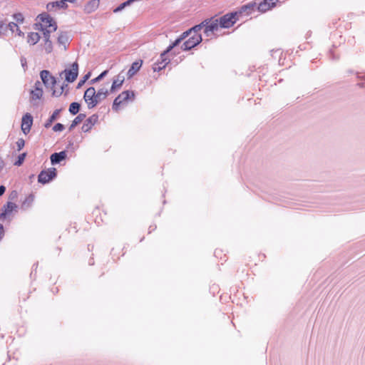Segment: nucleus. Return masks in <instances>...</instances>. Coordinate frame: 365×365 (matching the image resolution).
Instances as JSON below:
<instances>
[{
	"mask_svg": "<svg viewBox=\"0 0 365 365\" xmlns=\"http://www.w3.org/2000/svg\"><path fill=\"white\" fill-rule=\"evenodd\" d=\"M31 95L32 100H38L43 96V90L42 88H34L31 91Z\"/></svg>",
	"mask_w": 365,
	"mask_h": 365,
	"instance_id": "nucleus-24",
	"label": "nucleus"
},
{
	"mask_svg": "<svg viewBox=\"0 0 365 365\" xmlns=\"http://www.w3.org/2000/svg\"><path fill=\"white\" fill-rule=\"evenodd\" d=\"M123 103V101L122 100L121 97L120 96V95H118L113 101V106H112V108L113 110H118V106Z\"/></svg>",
	"mask_w": 365,
	"mask_h": 365,
	"instance_id": "nucleus-35",
	"label": "nucleus"
},
{
	"mask_svg": "<svg viewBox=\"0 0 365 365\" xmlns=\"http://www.w3.org/2000/svg\"><path fill=\"white\" fill-rule=\"evenodd\" d=\"M221 28L228 29L232 27L239 19L237 12H231L217 19Z\"/></svg>",
	"mask_w": 365,
	"mask_h": 365,
	"instance_id": "nucleus-2",
	"label": "nucleus"
},
{
	"mask_svg": "<svg viewBox=\"0 0 365 365\" xmlns=\"http://www.w3.org/2000/svg\"><path fill=\"white\" fill-rule=\"evenodd\" d=\"M33 124V117L32 115L26 113L23 115L21 120V130L24 134H27L29 133L31 125Z\"/></svg>",
	"mask_w": 365,
	"mask_h": 365,
	"instance_id": "nucleus-9",
	"label": "nucleus"
},
{
	"mask_svg": "<svg viewBox=\"0 0 365 365\" xmlns=\"http://www.w3.org/2000/svg\"><path fill=\"white\" fill-rule=\"evenodd\" d=\"M125 80L124 76L122 75V73H119L115 78L113 79L110 92L113 93L116 89L120 88L123 85Z\"/></svg>",
	"mask_w": 365,
	"mask_h": 365,
	"instance_id": "nucleus-14",
	"label": "nucleus"
},
{
	"mask_svg": "<svg viewBox=\"0 0 365 365\" xmlns=\"http://www.w3.org/2000/svg\"><path fill=\"white\" fill-rule=\"evenodd\" d=\"M264 1H267V3H269L270 5H272L274 7L276 4V2L278 0H264Z\"/></svg>",
	"mask_w": 365,
	"mask_h": 365,
	"instance_id": "nucleus-48",
	"label": "nucleus"
},
{
	"mask_svg": "<svg viewBox=\"0 0 365 365\" xmlns=\"http://www.w3.org/2000/svg\"><path fill=\"white\" fill-rule=\"evenodd\" d=\"M67 154L65 150L59 153H54L50 157L51 163L52 165L60 163L62 160H65Z\"/></svg>",
	"mask_w": 365,
	"mask_h": 365,
	"instance_id": "nucleus-12",
	"label": "nucleus"
},
{
	"mask_svg": "<svg viewBox=\"0 0 365 365\" xmlns=\"http://www.w3.org/2000/svg\"><path fill=\"white\" fill-rule=\"evenodd\" d=\"M7 26L12 31V33L16 32L19 36H24V33L20 30L19 26L16 23L11 22L7 25Z\"/></svg>",
	"mask_w": 365,
	"mask_h": 365,
	"instance_id": "nucleus-27",
	"label": "nucleus"
},
{
	"mask_svg": "<svg viewBox=\"0 0 365 365\" xmlns=\"http://www.w3.org/2000/svg\"><path fill=\"white\" fill-rule=\"evenodd\" d=\"M166 56L167 55L163 56V53H161L160 61H158L160 62V64H164L165 63H166L167 65L169 61H168Z\"/></svg>",
	"mask_w": 365,
	"mask_h": 365,
	"instance_id": "nucleus-44",
	"label": "nucleus"
},
{
	"mask_svg": "<svg viewBox=\"0 0 365 365\" xmlns=\"http://www.w3.org/2000/svg\"><path fill=\"white\" fill-rule=\"evenodd\" d=\"M272 8H273V6L264 0L261 1L257 6L258 10L261 12H266Z\"/></svg>",
	"mask_w": 365,
	"mask_h": 365,
	"instance_id": "nucleus-25",
	"label": "nucleus"
},
{
	"mask_svg": "<svg viewBox=\"0 0 365 365\" xmlns=\"http://www.w3.org/2000/svg\"><path fill=\"white\" fill-rule=\"evenodd\" d=\"M202 41V36L200 34H194L185 41L181 46L183 51H189L198 45Z\"/></svg>",
	"mask_w": 365,
	"mask_h": 365,
	"instance_id": "nucleus-8",
	"label": "nucleus"
},
{
	"mask_svg": "<svg viewBox=\"0 0 365 365\" xmlns=\"http://www.w3.org/2000/svg\"><path fill=\"white\" fill-rule=\"evenodd\" d=\"M25 141L22 138H19L16 142L17 150L20 151L24 146Z\"/></svg>",
	"mask_w": 365,
	"mask_h": 365,
	"instance_id": "nucleus-41",
	"label": "nucleus"
},
{
	"mask_svg": "<svg viewBox=\"0 0 365 365\" xmlns=\"http://www.w3.org/2000/svg\"><path fill=\"white\" fill-rule=\"evenodd\" d=\"M86 114L84 113H80L78 114L75 118L74 120L72 121L70 127H69V130H72L77 125H78L79 123H81L85 118H86Z\"/></svg>",
	"mask_w": 365,
	"mask_h": 365,
	"instance_id": "nucleus-19",
	"label": "nucleus"
},
{
	"mask_svg": "<svg viewBox=\"0 0 365 365\" xmlns=\"http://www.w3.org/2000/svg\"><path fill=\"white\" fill-rule=\"evenodd\" d=\"M133 3L132 0H127L125 2L120 4L118 6H117L114 10V13H118L123 10L126 6H130Z\"/></svg>",
	"mask_w": 365,
	"mask_h": 365,
	"instance_id": "nucleus-32",
	"label": "nucleus"
},
{
	"mask_svg": "<svg viewBox=\"0 0 365 365\" xmlns=\"http://www.w3.org/2000/svg\"><path fill=\"white\" fill-rule=\"evenodd\" d=\"M64 129V125L60 123H56L53 127V130L55 132L62 131Z\"/></svg>",
	"mask_w": 365,
	"mask_h": 365,
	"instance_id": "nucleus-42",
	"label": "nucleus"
},
{
	"mask_svg": "<svg viewBox=\"0 0 365 365\" xmlns=\"http://www.w3.org/2000/svg\"><path fill=\"white\" fill-rule=\"evenodd\" d=\"M123 102L128 100H133L135 98V93L133 91H125L119 94Z\"/></svg>",
	"mask_w": 365,
	"mask_h": 365,
	"instance_id": "nucleus-22",
	"label": "nucleus"
},
{
	"mask_svg": "<svg viewBox=\"0 0 365 365\" xmlns=\"http://www.w3.org/2000/svg\"><path fill=\"white\" fill-rule=\"evenodd\" d=\"M108 73V70L103 71L100 75H98L96 78L90 81L89 83L94 84L101 81Z\"/></svg>",
	"mask_w": 365,
	"mask_h": 365,
	"instance_id": "nucleus-34",
	"label": "nucleus"
},
{
	"mask_svg": "<svg viewBox=\"0 0 365 365\" xmlns=\"http://www.w3.org/2000/svg\"><path fill=\"white\" fill-rule=\"evenodd\" d=\"M80 108V103L77 102H73L70 104L68 110L72 115H76L79 112Z\"/></svg>",
	"mask_w": 365,
	"mask_h": 365,
	"instance_id": "nucleus-30",
	"label": "nucleus"
},
{
	"mask_svg": "<svg viewBox=\"0 0 365 365\" xmlns=\"http://www.w3.org/2000/svg\"><path fill=\"white\" fill-rule=\"evenodd\" d=\"M165 66H166V63H165L164 64H160V62L158 61V63L153 67V70H154V71H160L163 70V68H165Z\"/></svg>",
	"mask_w": 365,
	"mask_h": 365,
	"instance_id": "nucleus-40",
	"label": "nucleus"
},
{
	"mask_svg": "<svg viewBox=\"0 0 365 365\" xmlns=\"http://www.w3.org/2000/svg\"><path fill=\"white\" fill-rule=\"evenodd\" d=\"M182 41V38H178L172 44H170L165 51L163 52V56L167 55L173 48L178 46L181 41Z\"/></svg>",
	"mask_w": 365,
	"mask_h": 365,
	"instance_id": "nucleus-28",
	"label": "nucleus"
},
{
	"mask_svg": "<svg viewBox=\"0 0 365 365\" xmlns=\"http://www.w3.org/2000/svg\"><path fill=\"white\" fill-rule=\"evenodd\" d=\"M14 19L18 22H23L24 21L23 15L20 13L14 14Z\"/></svg>",
	"mask_w": 365,
	"mask_h": 365,
	"instance_id": "nucleus-43",
	"label": "nucleus"
},
{
	"mask_svg": "<svg viewBox=\"0 0 365 365\" xmlns=\"http://www.w3.org/2000/svg\"><path fill=\"white\" fill-rule=\"evenodd\" d=\"M56 177V169L54 168H51L47 170H42L38 176V181L40 183L46 184L49 182L53 178Z\"/></svg>",
	"mask_w": 365,
	"mask_h": 365,
	"instance_id": "nucleus-5",
	"label": "nucleus"
},
{
	"mask_svg": "<svg viewBox=\"0 0 365 365\" xmlns=\"http://www.w3.org/2000/svg\"><path fill=\"white\" fill-rule=\"evenodd\" d=\"M5 28V24H4L2 19L0 18V34L3 32Z\"/></svg>",
	"mask_w": 365,
	"mask_h": 365,
	"instance_id": "nucleus-47",
	"label": "nucleus"
},
{
	"mask_svg": "<svg viewBox=\"0 0 365 365\" xmlns=\"http://www.w3.org/2000/svg\"><path fill=\"white\" fill-rule=\"evenodd\" d=\"M91 76V73H88L87 74H86L82 79H81L79 81V82L78 83V85L76 86V88H80L86 82V81L88 80V78H90Z\"/></svg>",
	"mask_w": 365,
	"mask_h": 365,
	"instance_id": "nucleus-38",
	"label": "nucleus"
},
{
	"mask_svg": "<svg viewBox=\"0 0 365 365\" xmlns=\"http://www.w3.org/2000/svg\"><path fill=\"white\" fill-rule=\"evenodd\" d=\"M66 4H67V2H70V3H76L77 0H64Z\"/></svg>",
	"mask_w": 365,
	"mask_h": 365,
	"instance_id": "nucleus-52",
	"label": "nucleus"
},
{
	"mask_svg": "<svg viewBox=\"0 0 365 365\" xmlns=\"http://www.w3.org/2000/svg\"><path fill=\"white\" fill-rule=\"evenodd\" d=\"M33 201H34V196L32 195H29L28 197H26L24 201L22 202L21 209L27 210L29 207H31Z\"/></svg>",
	"mask_w": 365,
	"mask_h": 365,
	"instance_id": "nucleus-26",
	"label": "nucleus"
},
{
	"mask_svg": "<svg viewBox=\"0 0 365 365\" xmlns=\"http://www.w3.org/2000/svg\"><path fill=\"white\" fill-rule=\"evenodd\" d=\"M109 91L106 87L99 88L96 93L98 104L103 100L106 99L108 96Z\"/></svg>",
	"mask_w": 365,
	"mask_h": 365,
	"instance_id": "nucleus-18",
	"label": "nucleus"
},
{
	"mask_svg": "<svg viewBox=\"0 0 365 365\" xmlns=\"http://www.w3.org/2000/svg\"><path fill=\"white\" fill-rule=\"evenodd\" d=\"M206 24H207V22L203 21L201 24L196 25V26H193L192 29H190V31H192V33L193 32L194 34H199L198 32L202 28L205 29V25H206Z\"/></svg>",
	"mask_w": 365,
	"mask_h": 365,
	"instance_id": "nucleus-33",
	"label": "nucleus"
},
{
	"mask_svg": "<svg viewBox=\"0 0 365 365\" xmlns=\"http://www.w3.org/2000/svg\"><path fill=\"white\" fill-rule=\"evenodd\" d=\"M6 190V187L4 185H0V196H1Z\"/></svg>",
	"mask_w": 365,
	"mask_h": 365,
	"instance_id": "nucleus-50",
	"label": "nucleus"
},
{
	"mask_svg": "<svg viewBox=\"0 0 365 365\" xmlns=\"http://www.w3.org/2000/svg\"><path fill=\"white\" fill-rule=\"evenodd\" d=\"M68 36L67 32H61L58 37V43L66 48V46L68 43Z\"/></svg>",
	"mask_w": 365,
	"mask_h": 365,
	"instance_id": "nucleus-20",
	"label": "nucleus"
},
{
	"mask_svg": "<svg viewBox=\"0 0 365 365\" xmlns=\"http://www.w3.org/2000/svg\"><path fill=\"white\" fill-rule=\"evenodd\" d=\"M204 21L207 22V24L205 25L204 34L207 37H210L212 34H214L215 31H217L220 26V23L217 19H208L204 20Z\"/></svg>",
	"mask_w": 365,
	"mask_h": 365,
	"instance_id": "nucleus-6",
	"label": "nucleus"
},
{
	"mask_svg": "<svg viewBox=\"0 0 365 365\" xmlns=\"http://www.w3.org/2000/svg\"><path fill=\"white\" fill-rule=\"evenodd\" d=\"M142 60L133 62L127 73L128 78H131L140 70V68L142 66Z\"/></svg>",
	"mask_w": 365,
	"mask_h": 365,
	"instance_id": "nucleus-16",
	"label": "nucleus"
},
{
	"mask_svg": "<svg viewBox=\"0 0 365 365\" xmlns=\"http://www.w3.org/2000/svg\"><path fill=\"white\" fill-rule=\"evenodd\" d=\"M6 212V215H9L13 210L17 208V205L11 202H8L2 207Z\"/></svg>",
	"mask_w": 365,
	"mask_h": 365,
	"instance_id": "nucleus-29",
	"label": "nucleus"
},
{
	"mask_svg": "<svg viewBox=\"0 0 365 365\" xmlns=\"http://www.w3.org/2000/svg\"><path fill=\"white\" fill-rule=\"evenodd\" d=\"M21 65L23 67H25L26 65V61L24 58H21Z\"/></svg>",
	"mask_w": 365,
	"mask_h": 365,
	"instance_id": "nucleus-51",
	"label": "nucleus"
},
{
	"mask_svg": "<svg viewBox=\"0 0 365 365\" xmlns=\"http://www.w3.org/2000/svg\"><path fill=\"white\" fill-rule=\"evenodd\" d=\"M67 7H68V4H66L64 0H60V1H56L49 2L46 5V9H47V10L48 11H53L56 9H67Z\"/></svg>",
	"mask_w": 365,
	"mask_h": 365,
	"instance_id": "nucleus-11",
	"label": "nucleus"
},
{
	"mask_svg": "<svg viewBox=\"0 0 365 365\" xmlns=\"http://www.w3.org/2000/svg\"><path fill=\"white\" fill-rule=\"evenodd\" d=\"M123 103V101L122 100L121 97L120 96V95H118L113 101V106H112V108L113 110H118V106Z\"/></svg>",
	"mask_w": 365,
	"mask_h": 365,
	"instance_id": "nucleus-36",
	"label": "nucleus"
},
{
	"mask_svg": "<svg viewBox=\"0 0 365 365\" xmlns=\"http://www.w3.org/2000/svg\"><path fill=\"white\" fill-rule=\"evenodd\" d=\"M6 216V212L3 208L0 210V220L5 218Z\"/></svg>",
	"mask_w": 365,
	"mask_h": 365,
	"instance_id": "nucleus-46",
	"label": "nucleus"
},
{
	"mask_svg": "<svg viewBox=\"0 0 365 365\" xmlns=\"http://www.w3.org/2000/svg\"><path fill=\"white\" fill-rule=\"evenodd\" d=\"M256 7V4H248L246 5L242 6L240 9L237 11L238 13V17L245 15L248 16L252 13V11H254L255 8Z\"/></svg>",
	"mask_w": 365,
	"mask_h": 365,
	"instance_id": "nucleus-17",
	"label": "nucleus"
},
{
	"mask_svg": "<svg viewBox=\"0 0 365 365\" xmlns=\"http://www.w3.org/2000/svg\"><path fill=\"white\" fill-rule=\"evenodd\" d=\"M34 88H42L41 83L39 81H37L34 84Z\"/></svg>",
	"mask_w": 365,
	"mask_h": 365,
	"instance_id": "nucleus-49",
	"label": "nucleus"
},
{
	"mask_svg": "<svg viewBox=\"0 0 365 365\" xmlns=\"http://www.w3.org/2000/svg\"><path fill=\"white\" fill-rule=\"evenodd\" d=\"M96 91L94 87L91 86L86 89L83 95V99L88 105L89 109L96 107L98 105L96 99Z\"/></svg>",
	"mask_w": 365,
	"mask_h": 365,
	"instance_id": "nucleus-3",
	"label": "nucleus"
},
{
	"mask_svg": "<svg viewBox=\"0 0 365 365\" xmlns=\"http://www.w3.org/2000/svg\"><path fill=\"white\" fill-rule=\"evenodd\" d=\"M99 0H91L84 6V12L86 14H91L95 11L99 6Z\"/></svg>",
	"mask_w": 365,
	"mask_h": 365,
	"instance_id": "nucleus-15",
	"label": "nucleus"
},
{
	"mask_svg": "<svg viewBox=\"0 0 365 365\" xmlns=\"http://www.w3.org/2000/svg\"><path fill=\"white\" fill-rule=\"evenodd\" d=\"M98 120V116L96 114L92 115L88 119L86 120L82 125V130L85 133L88 132L92 127L96 123Z\"/></svg>",
	"mask_w": 365,
	"mask_h": 365,
	"instance_id": "nucleus-10",
	"label": "nucleus"
},
{
	"mask_svg": "<svg viewBox=\"0 0 365 365\" xmlns=\"http://www.w3.org/2000/svg\"><path fill=\"white\" fill-rule=\"evenodd\" d=\"M12 194H14V196H16V192H14Z\"/></svg>",
	"mask_w": 365,
	"mask_h": 365,
	"instance_id": "nucleus-54",
	"label": "nucleus"
},
{
	"mask_svg": "<svg viewBox=\"0 0 365 365\" xmlns=\"http://www.w3.org/2000/svg\"><path fill=\"white\" fill-rule=\"evenodd\" d=\"M26 153H25L20 154L18 157V160L15 162L14 165L20 166L23 163V162L26 158Z\"/></svg>",
	"mask_w": 365,
	"mask_h": 365,
	"instance_id": "nucleus-39",
	"label": "nucleus"
},
{
	"mask_svg": "<svg viewBox=\"0 0 365 365\" xmlns=\"http://www.w3.org/2000/svg\"><path fill=\"white\" fill-rule=\"evenodd\" d=\"M192 33V31L190 30L188 31H186L185 32H183L181 36H180V38H182V40L185 39L186 37H187L190 34Z\"/></svg>",
	"mask_w": 365,
	"mask_h": 365,
	"instance_id": "nucleus-45",
	"label": "nucleus"
},
{
	"mask_svg": "<svg viewBox=\"0 0 365 365\" xmlns=\"http://www.w3.org/2000/svg\"><path fill=\"white\" fill-rule=\"evenodd\" d=\"M61 109H56V110L53 111V113H52V115L49 117V118L48 119V120L46 121V123H45V127L46 128H48L51 126V123L56 120L61 112Z\"/></svg>",
	"mask_w": 365,
	"mask_h": 365,
	"instance_id": "nucleus-21",
	"label": "nucleus"
},
{
	"mask_svg": "<svg viewBox=\"0 0 365 365\" xmlns=\"http://www.w3.org/2000/svg\"><path fill=\"white\" fill-rule=\"evenodd\" d=\"M40 77L46 88L53 89V87L56 83V81L48 71L43 70L41 71Z\"/></svg>",
	"mask_w": 365,
	"mask_h": 365,
	"instance_id": "nucleus-7",
	"label": "nucleus"
},
{
	"mask_svg": "<svg viewBox=\"0 0 365 365\" xmlns=\"http://www.w3.org/2000/svg\"><path fill=\"white\" fill-rule=\"evenodd\" d=\"M68 85L67 84H63L61 88H60V90L59 91H56L55 89H53V93H52V96H55V97H58L60 96L62 93L63 92V90L65 89L66 87H67Z\"/></svg>",
	"mask_w": 365,
	"mask_h": 365,
	"instance_id": "nucleus-37",
	"label": "nucleus"
},
{
	"mask_svg": "<svg viewBox=\"0 0 365 365\" xmlns=\"http://www.w3.org/2000/svg\"><path fill=\"white\" fill-rule=\"evenodd\" d=\"M78 64L74 62L71 65L70 69H65L61 73V76L64 75L65 80L68 83L73 82L78 77Z\"/></svg>",
	"mask_w": 365,
	"mask_h": 365,
	"instance_id": "nucleus-4",
	"label": "nucleus"
},
{
	"mask_svg": "<svg viewBox=\"0 0 365 365\" xmlns=\"http://www.w3.org/2000/svg\"><path fill=\"white\" fill-rule=\"evenodd\" d=\"M133 3L132 0H127L125 2L120 4L118 6H117L114 10V13H118L123 10L126 6H130Z\"/></svg>",
	"mask_w": 365,
	"mask_h": 365,
	"instance_id": "nucleus-31",
	"label": "nucleus"
},
{
	"mask_svg": "<svg viewBox=\"0 0 365 365\" xmlns=\"http://www.w3.org/2000/svg\"><path fill=\"white\" fill-rule=\"evenodd\" d=\"M150 232H151V230H154L155 229V227H152V226H150Z\"/></svg>",
	"mask_w": 365,
	"mask_h": 365,
	"instance_id": "nucleus-53",
	"label": "nucleus"
},
{
	"mask_svg": "<svg viewBox=\"0 0 365 365\" xmlns=\"http://www.w3.org/2000/svg\"><path fill=\"white\" fill-rule=\"evenodd\" d=\"M51 30L46 29L43 32L44 46L43 48L47 53H50L53 50L52 42L50 41Z\"/></svg>",
	"mask_w": 365,
	"mask_h": 365,
	"instance_id": "nucleus-13",
	"label": "nucleus"
},
{
	"mask_svg": "<svg viewBox=\"0 0 365 365\" xmlns=\"http://www.w3.org/2000/svg\"><path fill=\"white\" fill-rule=\"evenodd\" d=\"M40 39V36L38 33L31 32L28 35V43L34 45Z\"/></svg>",
	"mask_w": 365,
	"mask_h": 365,
	"instance_id": "nucleus-23",
	"label": "nucleus"
},
{
	"mask_svg": "<svg viewBox=\"0 0 365 365\" xmlns=\"http://www.w3.org/2000/svg\"><path fill=\"white\" fill-rule=\"evenodd\" d=\"M38 19L41 23L36 24L37 29H41L43 33L46 31V29L51 30V33L56 31L57 25L56 21L47 13L39 14Z\"/></svg>",
	"mask_w": 365,
	"mask_h": 365,
	"instance_id": "nucleus-1",
	"label": "nucleus"
}]
</instances>
